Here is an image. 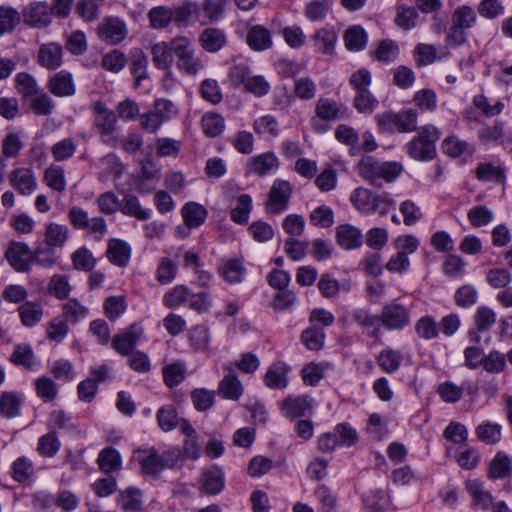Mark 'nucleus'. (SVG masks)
Returning <instances> with one entry per match:
<instances>
[{"label":"nucleus","instance_id":"1","mask_svg":"<svg viewBox=\"0 0 512 512\" xmlns=\"http://www.w3.org/2000/svg\"><path fill=\"white\" fill-rule=\"evenodd\" d=\"M199 17V4L191 0H184L173 7L154 6L147 12L149 26L154 30L167 29L171 23L179 28H187L197 22Z\"/></svg>","mask_w":512,"mask_h":512},{"label":"nucleus","instance_id":"2","mask_svg":"<svg viewBox=\"0 0 512 512\" xmlns=\"http://www.w3.org/2000/svg\"><path fill=\"white\" fill-rule=\"evenodd\" d=\"M136 459L140 464L142 475L157 478L165 469H173L179 466L182 461V454L178 449L159 454L155 448H150L148 450H137Z\"/></svg>","mask_w":512,"mask_h":512},{"label":"nucleus","instance_id":"3","mask_svg":"<svg viewBox=\"0 0 512 512\" xmlns=\"http://www.w3.org/2000/svg\"><path fill=\"white\" fill-rule=\"evenodd\" d=\"M179 115V107L166 98L156 99L152 109L140 115V126L148 133L155 134L167 122L176 119Z\"/></svg>","mask_w":512,"mask_h":512},{"label":"nucleus","instance_id":"4","mask_svg":"<svg viewBox=\"0 0 512 512\" xmlns=\"http://www.w3.org/2000/svg\"><path fill=\"white\" fill-rule=\"evenodd\" d=\"M228 78L233 87L243 86L244 90L256 97L270 92V83L262 75H253L247 64L239 63L229 68Z\"/></svg>","mask_w":512,"mask_h":512},{"label":"nucleus","instance_id":"5","mask_svg":"<svg viewBox=\"0 0 512 512\" xmlns=\"http://www.w3.org/2000/svg\"><path fill=\"white\" fill-rule=\"evenodd\" d=\"M440 138L439 130L433 125L419 129L418 135L406 144L408 155L416 161H430L436 156V142Z\"/></svg>","mask_w":512,"mask_h":512},{"label":"nucleus","instance_id":"6","mask_svg":"<svg viewBox=\"0 0 512 512\" xmlns=\"http://www.w3.org/2000/svg\"><path fill=\"white\" fill-rule=\"evenodd\" d=\"M418 113L408 108L398 112L385 111L375 115V121L385 133H411L417 130Z\"/></svg>","mask_w":512,"mask_h":512},{"label":"nucleus","instance_id":"7","mask_svg":"<svg viewBox=\"0 0 512 512\" xmlns=\"http://www.w3.org/2000/svg\"><path fill=\"white\" fill-rule=\"evenodd\" d=\"M174 50L176 67L180 72L195 76L204 68V62L196 55L193 43L189 38L176 36Z\"/></svg>","mask_w":512,"mask_h":512},{"label":"nucleus","instance_id":"8","mask_svg":"<svg viewBox=\"0 0 512 512\" xmlns=\"http://www.w3.org/2000/svg\"><path fill=\"white\" fill-rule=\"evenodd\" d=\"M477 16L472 7L462 5L457 7L451 17V26L447 34V42L450 45H461L466 41V31L472 28Z\"/></svg>","mask_w":512,"mask_h":512},{"label":"nucleus","instance_id":"9","mask_svg":"<svg viewBox=\"0 0 512 512\" xmlns=\"http://www.w3.org/2000/svg\"><path fill=\"white\" fill-rule=\"evenodd\" d=\"M94 126L98 131L101 141L109 146L117 144V117L112 110L107 109L102 102L94 105Z\"/></svg>","mask_w":512,"mask_h":512},{"label":"nucleus","instance_id":"10","mask_svg":"<svg viewBox=\"0 0 512 512\" xmlns=\"http://www.w3.org/2000/svg\"><path fill=\"white\" fill-rule=\"evenodd\" d=\"M380 322L388 330H402L411 322L409 308L393 300L382 307Z\"/></svg>","mask_w":512,"mask_h":512},{"label":"nucleus","instance_id":"11","mask_svg":"<svg viewBox=\"0 0 512 512\" xmlns=\"http://www.w3.org/2000/svg\"><path fill=\"white\" fill-rule=\"evenodd\" d=\"M340 105L329 98H320L315 105V115L311 118V125L315 132L323 133L330 129L329 122L339 118Z\"/></svg>","mask_w":512,"mask_h":512},{"label":"nucleus","instance_id":"12","mask_svg":"<svg viewBox=\"0 0 512 512\" xmlns=\"http://www.w3.org/2000/svg\"><path fill=\"white\" fill-rule=\"evenodd\" d=\"M292 193V186L286 180L274 181L266 203V210L272 214H279L288 208Z\"/></svg>","mask_w":512,"mask_h":512},{"label":"nucleus","instance_id":"13","mask_svg":"<svg viewBox=\"0 0 512 512\" xmlns=\"http://www.w3.org/2000/svg\"><path fill=\"white\" fill-rule=\"evenodd\" d=\"M5 258L10 266L17 272L27 273L32 267V250L24 242L11 241Z\"/></svg>","mask_w":512,"mask_h":512},{"label":"nucleus","instance_id":"14","mask_svg":"<svg viewBox=\"0 0 512 512\" xmlns=\"http://www.w3.org/2000/svg\"><path fill=\"white\" fill-rule=\"evenodd\" d=\"M99 38L111 45L121 43L127 36L126 24L118 17H107L98 26Z\"/></svg>","mask_w":512,"mask_h":512},{"label":"nucleus","instance_id":"15","mask_svg":"<svg viewBox=\"0 0 512 512\" xmlns=\"http://www.w3.org/2000/svg\"><path fill=\"white\" fill-rule=\"evenodd\" d=\"M24 21L34 28H45L52 21V10L47 2L34 1L23 11Z\"/></svg>","mask_w":512,"mask_h":512},{"label":"nucleus","instance_id":"16","mask_svg":"<svg viewBox=\"0 0 512 512\" xmlns=\"http://www.w3.org/2000/svg\"><path fill=\"white\" fill-rule=\"evenodd\" d=\"M175 38L170 42L159 41L151 45L150 53L153 65L162 71H170L175 55Z\"/></svg>","mask_w":512,"mask_h":512},{"label":"nucleus","instance_id":"17","mask_svg":"<svg viewBox=\"0 0 512 512\" xmlns=\"http://www.w3.org/2000/svg\"><path fill=\"white\" fill-rule=\"evenodd\" d=\"M142 330L136 324L116 334L112 339L113 348L121 355H129L138 343Z\"/></svg>","mask_w":512,"mask_h":512},{"label":"nucleus","instance_id":"18","mask_svg":"<svg viewBox=\"0 0 512 512\" xmlns=\"http://www.w3.org/2000/svg\"><path fill=\"white\" fill-rule=\"evenodd\" d=\"M63 47L56 42L42 44L39 47L37 61L48 70H56L62 65Z\"/></svg>","mask_w":512,"mask_h":512},{"label":"nucleus","instance_id":"19","mask_svg":"<svg viewBox=\"0 0 512 512\" xmlns=\"http://www.w3.org/2000/svg\"><path fill=\"white\" fill-rule=\"evenodd\" d=\"M10 185L21 195H30L36 190V178L29 168L20 167L9 174Z\"/></svg>","mask_w":512,"mask_h":512},{"label":"nucleus","instance_id":"20","mask_svg":"<svg viewBox=\"0 0 512 512\" xmlns=\"http://www.w3.org/2000/svg\"><path fill=\"white\" fill-rule=\"evenodd\" d=\"M279 167V160L273 152H265L252 157L247 163V173L265 176Z\"/></svg>","mask_w":512,"mask_h":512},{"label":"nucleus","instance_id":"21","mask_svg":"<svg viewBox=\"0 0 512 512\" xmlns=\"http://www.w3.org/2000/svg\"><path fill=\"white\" fill-rule=\"evenodd\" d=\"M148 56L141 48L130 51V72L134 77V86L138 88L144 80L150 78Z\"/></svg>","mask_w":512,"mask_h":512},{"label":"nucleus","instance_id":"22","mask_svg":"<svg viewBox=\"0 0 512 512\" xmlns=\"http://www.w3.org/2000/svg\"><path fill=\"white\" fill-rule=\"evenodd\" d=\"M496 322L495 312L486 306L478 307L474 315L476 330H470L468 336L471 342L479 344L481 341L480 332L489 330Z\"/></svg>","mask_w":512,"mask_h":512},{"label":"nucleus","instance_id":"23","mask_svg":"<svg viewBox=\"0 0 512 512\" xmlns=\"http://www.w3.org/2000/svg\"><path fill=\"white\" fill-rule=\"evenodd\" d=\"M48 90L57 97L73 96L76 92L72 74L62 70L54 74L47 84Z\"/></svg>","mask_w":512,"mask_h":512},{"label":"nucleus","instance_id":"24","mask_svg":"<svg viewBox=\"0 0 512 512\" xmlns=\"http://www.w3.org/2000/svg\"><path fill=\"white\" fill-rule=\"evenodd\" d=\"M224 474L217 466L204 469L200 479V489L202 492L216 495L224 488Z\"/></svg>","mask_w":512,"mask_h":512},{"label":"nucleus","instance_id":"25","mask_svg":"<svg viewBox=\"0 0 512 512\" xmlns=\"http://www.w3.org/2000/svg\"><path fill=\"white\" fill-rule=\"evenodd\" d=\"M312 400L308 396H289L281 405V412L288 419H296L305 415L311 409Z\"/></svg>","mask_w":512,"mask_h":512},{"label":"nucleus","instance_id":"26","mask_svg":"<svg viewBox=\"0 0 512 512\" xmlns=\"http://www.w3.org/2000/svg\"><path fill=\"white\" fill-rule=\"evenodd\" d=\"M336 236L338 244L346 250L357 249L363 243L361 230L350 224L339 225Z\"/></svg>","mask_w":512,"mask_h":512},{"label":"nucleus","instance_id":"27","mask_svg":"<svg viewBox=\"0 0 512 512\" xmlns=\"http://www.w3.org/2000/svg\"><path fill=\"white\" fill-rule=\"evenodd\" d=\"M199 42L205 51L216 53L226 45L227 38L223 30L210 27L201 32Z\"/></svg>","mask_w":512,"mask_h":512},{"label":"nucleus","instance_id":"28","mask_svg":"<svg viewBox=\"0 0 512 512\" xmlns=\"http://www.w3.org/2000/svg\"><path fill=\"white\" fill-rule=\"evenodd\" d=\"M289 368L283 362L272 364L265 373L264 383L270 389H284L288 385Z\"/></svg>","mask_w":512,"mask_h":512},{"label":"nucleus","instance_id":"29","mask_svg":"<svg viewBox=\"0 0 512 512\" xmlns=\"http://www.w3.org/2000/svg\"><path fill=\"white\" fill-rule=\"evenodd\" d=\"M376 197L377 194H374L371 190L364 187H358L351 193L350 201L354 208L360 213L371 215L373 214V206Z\"/></svg>","mask_w":512,"mask_h":512},{"label":"nucleus","instance_id":"30","mask_svg":"<svg viewBox=\"0 0 512 512\" xmlns=\"http://www.w3.org/2000/svg\"><path fill=\"white\" fill-rule=\"evenodd\" d=\"M181 214L186 226L193 229L198 228L205 222L208 211L199 203L188 202L182 207Z\"/></svg>","mask_w":512,"mask_h":512},{"label":"nucleus","instance_id":"31","mask_svg":"<svg viewBox=\"0 0 512 512\" xmlns=\"http://www.w3.org/2000/svg\"><path fill=\"white\" fill-rule=\"evenodd\" d=\"M106 254L114 265L126 267L130 260L131 248L122 240L112 239L109 241Z\"/></svg>","mask_w":512,"mask_h":512},{"label":"nucleus","instance_id":"32","mask_svg":"<svg viewBox=\"0 0 512 512\" xmlns=\"http://www.w3.org/2000/svg\"><path fill=\"white\" fill-rule=\"evenodd\" d=\"M465 487L473 498V505L482 510H487L492 506L493 498L491 494L484 489V484L477 480H468Z\"/></svg>","mask_w":512,"mask_h":512},{"label":"nucleus","instance_id":"33","mask_svg":"<svg viewBox=\"0 0 512 512\" xmlns=\"http://www.w3.org/2000/svg\"><path fill=\"white\" fill-rule=\"evenodd\" d=\"M218 393L228 400H238L243 394V386L232 370L223 377L218 386Z\"/></svg>","mask_w":512,"mask_h":512},{"label":"nucleus","instance_id":"34","mask_svg":"<svg viewBox=\"0 0 512 512\" xmlns=\"http://www.w3.org/2000/svg\"><path fill=\"white\" fill-rule=\"evenodd\" d=\"M117 502L124 512H140L143 507L142 492L134 487L120 491Z\"/></svg>","mask_w":512,"mask_h":512},{"label":"nucleus","instance_id":"35","mask_svg":"<svg viewBox=\"0 0 512 512\" xmlns=\"http://www.w3.org/2000/svg\"><path fill=\"white\" fill-rule=\"evenodd\" d=\"M247 44L255 51L267 50L272 46L270 31L261 25L253 26L247 34Z\"/></svg>","mask_w":512,"mask_h":512},{"label":"nucleus","instance_id":"36","mask_svg":"<svg viewBox=\"0 0 512 512\" xmlns=\"http://www.w3.org/2000/svg\"><path fill=\"white\" fill-rule=\"evenodd\" d=\"M512 473V459L499 451L489 464L488 474L493 479H503Z\"/></svg>","mask_w":512,"mask_h":512},{"label":"nucleus","instance_id":"37","mask_svg":"<svg viewBox=\"0 0 512 512\" xmlns=\"http://www.w3.org/2000/svg\"><path fill=\"white\" fill-rule=\"evenodd\" d=\"M220 274L227 283L238 284L245 279L247 271L242 261L230 259L220 268Z\"/></svg>","mask_w":512,"mask_h":512},{"label":"nucleus","instance_id":"38","mask_svg":"<svg viewBox=\"0 0 512 512\" xmlns=\"http://www.w3.org/2000/svg\"><path fill=\"white\" fill-rule=\"evenodd\" d=\"M97 463L104 473H113L121 469L122 459L115 448L107 447L100 451Z\"/></svg>","mask_w":512,"mask_h":512},{"label":"nucleus","instance_id":"39","mask_svg":"<svg viewBox=\"0 0 512 512\" xmlns=\"http://www.w3.org/2000/svg\"><path fill=\"white\" fill-rule=\"evenodd\" d=\"M119 210L127 216L134 217L140 221H145L150 217L151 211L143 209L140 205L139 199L132 195H125L120 202Z\"/></svg>","mask_w":512,"mask_h":512},{"label":"nucleus","instance_id":"40","mask_svg":"<svg viewBox=\"0 0 512 512\" xmlns=\"http://www.w3.org/2000/svg\"><path fill=\"white\" fill-rule=\"evenodd\" d=\"M337 34L330 29H320L312 37L315 48L325 55H333L335 52V44L337 42Z\"/></svg>","mask_w":512,"mask_h":512},{"label":"nucleus","instance_id":"41","mask_svg":"<svg viewBox=\"0 0 512 512\" xmlns=\"http://www.w3.org/2000/svg\"><path fill=\"white\" fill-rule=\"evenodd\" d=\"M88 314V307L83 305L76 298L69 299L62 305V316L68 323L76 324L77 322L85 319Z\"/></svg>","mask_w":512,"mask_h":512},{"label":"nucleus","instance_id":"42","mask_svg":"<svg viewBox=\"0 0 512 512\" xmlns=\"http://www.w3.org/2000/svg\"><path fill=\"white\" fill-rule=\"evenodd\" d=\"M403 357L401 353L392 348L383 349L377 356V364L386 373H394L401 366Z\"/></svg>","mask_w":512,"mask_h":512},{"label":"nucleus","instance_id":"43","mask_svg":"<svg viewBox=\"0 0 512 512\" xmlns=\"http://www.w3.org/2000/svg\"><path fill=\"white\" fill-rule=\"evenodd\" d=\"M475 433L477 438L487 445L498 443L502 436L501 426L489 421L479 424L475 429Z\"/></svg>","mask_w":512,"mask_h":512},{"label":"nucleus","instance_id":"44","mask_svg":"<svg viewBox=\"0 0 512 512\" xmlns=\"http://www.w3.org/2000/svg\"><path fill=\"white\" fill-rule=\"evenodd\" d=\"M10 360L18 366H23L27 370H32L37 365L36 357L32 348L27 344H20L14 348Z\"/></svg>","mask_w":512,"mask_h":512},{"label":"nucleus","instance_id":"45","mask_svg":"<svg viewBox=\"0 0 512 512\" xmlns=\"http://www.w3.org/2000/svg\"><path fill=\"white\" fill-rule=\"evenodd\" d=\"M351 317L355 323L365 330H371V335L376 337L380 333L379 316L370 314L367 310L358 308L352 311Z\"/></svg>","mask_w":512,"mask_h":512},{"label":"nucleus","instance_id":"46","mask_svg":"<svg viewBox=\"0 0 512 512\" xmlns=\"http://www.w3.org/2000/svg\"><path fill=\"white\" fill-rule=\"evenodd\" d=\"M252 210V198L248 194H241L237 198V205L231 210V219L233 222L244 225L249 221Z\"/></svg>","mask_w":512,"mask_h":512},{"label":"nucleus","instance_id":"47","mask_svg":"<svg viewBox=\"0 0 512 512\" xmlns=\"http://www.w3.org/2000/svg\"><path fill=\"white\" fill-rule=\"evenodd\" d=\"M127 62L128 59L125 53L118 49L109 51L101 58L102 68L115 74L121 72L126 66Z\"/></svg>","mask_w":512,"mask_h":512},{"label":"nucleus","instance_id":"48","mask_svg":"<svg viewBox=\"0 0 512 512\" xmlns=\"http://www.w3.org/2000/svg\"><path fill=\"white\" fill-rule=\"evenodd\" d=\"M228 4L229 0H203L199 9L209 22H217L222 19Z\"/></svg>","mask_w":512,"mask_h":512},{"label":"nucleus","instance_id":"49","mask_svg":"<svg viewBox=\"0 0 512 512\" xmlns=\"http://www.w3.org/2000/svg\"><path fill=\"white\" fill-rule=\"evenodd\" d=\"M365 506L371 512H383L390 504L389 495L384 489H376L370 491L363 497Z\"/></svg>","mask_w":512,"mask_h":512},{"label":"nucleus","instance_id":"50","mask_svg":"<svg viewBox=\"0 0 512 512\" xmlns=\"http://www.w3.org/2000/svg\"><path fill=\"white\" fill-rule=\"evenodd\" d=\"M191 290L185 285H176L163 297V304L169 309H175L180 305L189 302Z\"/></svg>","mask_w":512,"mask_h":512},{"label":"nucleus","instance_id":"51","mask_svg":"<svg viewBox=\"0 0 512 512\" xmlns=\"http://www.w3.org/2000/svg\"><path fill=\"white\" fill-rule=\"evenodd\" d=\"M21 21V15L17 9L11 6H0V37L10 33Z\"/></svg>","mask_w":512,"mask_h":512},{"label":"nucleus","instance_id":"52","mask_svg":"<svg viewBox=\"0 0 512 512\" xmlns=\"http://www.w3.org/2000/svg\"><path fill=\"white\" fill-rule=\"evenodd\" d=\"M21 322L26 327H32L41 321L43 308L36 303L26 302L18 308Z\"/></svg>","mask_w":512,"mask_h":512},{"label":"nucleus","instance_id":"53","mask_svg":"<svg viewBox=\"0 0 512 512\" xmlns=\"http://www.w3.org/2000/svg\"><path fill=\"white\" fill-rule=\"evenodd\" d=\"M68 238V227L57 223H50L45 231V244L53 248L62 247Z\"/></svg>","mask_w":512,"mask_h":512},{"label":"nucleus","instance_id":"54","mask_svg":"<svg viewBox=\"0 0 512 512\" xmlns=\"http://www.w3.org/2000/svg\"><path fill=\"white\" fill-rule=\"evenodd\" d=\"M380 161L373 156H365L357 164L358 174L371 185L375 186L378 177V168Z\"/></svg>","mask_w":512,"mask_h":512},{"label":"nucleus","instance_id":"55","mask_svg":"<svg viewBox=\"0 0 512 512\" xmlns=\"http://www.w3.org/2000/svg\"><path fill=\"white\" fill-rule=\"evenodd\" d=\"M506 358L512 364V349L508 352L507 356L498 351L490 352L482 358V365L487 372L500 373L505 368Z\"/></svg>","mask_w":512,"mask_h":512},{"label":"nucleus","instance_id":"56","mask_svg":"<svg viewBox=\"0 0 512 512\" xmlns=\"http://www.w3.org/2000/svg\"><path fill=\"white\" fill-rule=\"evenodd\" d=\"M476 177L480 181H493L504 183L505 171L501 166H495L492 163H481L476 168Z\"/></svg>","mask_w":512,"mask_h":512},{"label":"nucleus","instance_id":"57","mask_svg":"<svg viewBox=\"0 0 512 512\" xmlns=\"http://www.w3.org/2000/svg\"><path fill=\"white\" fill-rule=\"evenodd\" d=\"M403 167L398 162H380L377 183L375 187H382L384 182L391 183L402 173Z\"/></svg>","mask_w":512,"mask_h":512},{"label":"nucleus","instance_id":"58","mask_svg":"<svg viewBox=\"0 0 512 512\" xmlns=\"http://www.w3.org/2000/svg\"><path fill=\"white\" fill-rule=\"evenodd\" d=\"M345 46L350 51H360L367 43V33L361 26H353L344 34Z\"/></svg>","mask_w":512,"mask_h":512},{"label":"nucleus","instance_id":"59","mask_svg":"<svg viewBox=\"0 0 512 512\" xmlns=\"http://www.w3.org/2000/svg\"><path fill=\"white\" fill-rule=\"evenodd\" d=\"M203 132L208 137L220 135L225 128L224 118L217 113H206L201 120Z\"/></svg>","mask_w":512,"mask_h":512},{"label":"nucleus","instance_id":"60","mask_svg":"<svg viewBox=\"0 0 512 512\" xmlns=\"http://www.w3.org/2000/svg\"><path fill=\"white\" fill-rule=\"evenodd\" d=\"M34 474L32 461L27 457L17 458L11 467V475L13 479L19 483L27 481Z\"/></svg>","mask_w":512,"mask_h":512},{"label":"nucleus","instance_id":"61","mask_svg":"<svg viewBox=\"0 0 512 512\" xmlns=\"http://www.w3.org/2000/svg\"><path fill=\"white\" fill-rule=\"evenodd\" d=\"M72 290L71 285L69 284L68 277L61 274L53 275L48 283V292L49 294L55 296L56 298L63 300L68 298L70 292Z\"/></svg>","mask_w":512,"mask_h":512},{"label":"nucleus","instance_id":"62","mask_svg":"<svg viewBox=\"0 0 512 512\" xmlns=\"http://www.w3.org/2000/svg\"><path fill=\"white\" fill-rule=\"evenodd\" d=\"M415 331L420 338L431 340L438 336L439 327L432 316L426 315L417 320L415 323Z\"/></svg>","mask_w":512,"mask_h":512},{"label":"nucleus","instance_id":"63","mask_svg":"<svg viewBox=\"0 0 512 512\" xmlns=\"http://www.w3.org/2000/svg\"><path fill=\"white\" fill-rule=\"evenodd\" d=\"M467 218L473 227L479 228L491 223L494 219V214L485 205H477L468 211Z\"/></svg>","mask_w":512,"mask_h":512},{"label":"nucleus","instance_id":"64","mask_svg":"<svg viewBox=\"0 0 512 512\" xmlns=\"http://www.w3.org/2000/svg\"><path fill=\"white\" fill-rule=\"evenodd\" d=\"M60 447L61 443L57 434L51 431L39 438L37 451L43 457H53Z\"/></svg>","mask_w":512,"mask_h":512}]
</instances>
